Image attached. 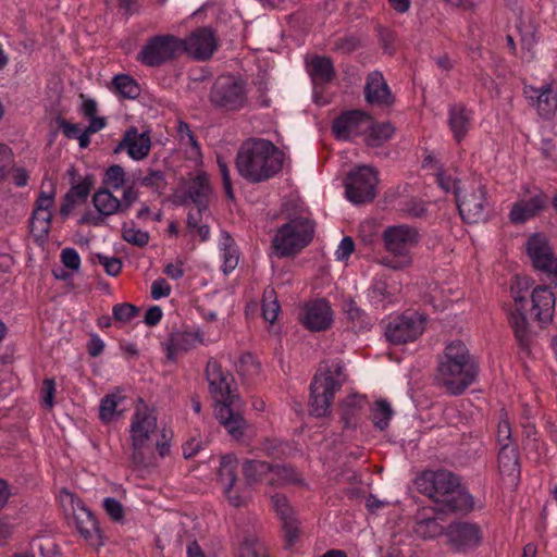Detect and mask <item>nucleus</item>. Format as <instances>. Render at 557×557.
I'll return each instance as SVG.
<instances>
[{
    "label": "nucleus",
    "instance_id": "f257e3e1",
    "mask_svg": "<svg viewBox=\"0 0 557 557\" xmlns=\"http://www.w3.org/2000/svg\"><path fill=\"white\" fill-rule=\"evenodd\" d=\"M207 381L209 391L214 399V416L234 437L243 436L246 421L242 416V400L236 393V383L233 375L224 370L216 360L207 363Z\"/></svg>",
    "mask_w": 557,
    "mask_h": 557
},
{
    "label": "nucleus",
    "instance_id": "f03ea898",
    "mask_svg": "<svg viewBox=\"0 0 557 557\" xmlns=\"http://www.w3.org/2000/svg\"><path fill=\"white\" fill-rule=\"evenodd\" d=\"M418 490L435 503L442 513L469 511L472 496L459 487L457 479L446 471H425L416 479Z\"/></svg>",
    "mask_w": 557,
    "mask_h": 557
},
{
    "label": "nucleus",
    "instance_id": "7ed1b4c3",
    "mask_svg": "<svg viewBox=\"0 0 557 557\" xmlns=\"http://www.w3.org/2000/svg\"><path fill=\"white\" fill-rule=\"evenodd\" d=\"M284 154L267 139H250L244 143L236 158L239 174L252 182L267 181L283 166Z\"/></svg>",
    "mask_w": 557,
    "mask_h": 557
},
{
    "label": "nucleus",
    "instance_id": "20e7f679",
    "mask_svg": "<svg viewBox=\"0 0 557 557\" xmlns=\"http://www.w3.org/2000/svg\"><path fill=\"white\" fill-rule=\"evenodd\" d=\"M478 366L467 345L451 341L444 349L437 367L438 382L451 394L462 393L476 377Z\"/></svg>",
    "mask_w": 557,
    "mask_h": 557
},
{
    "label": "nucleus",
    "instance_id": "39448f33",
    "mask_svg": "<svg viewBox=\"0 0 557 557\" xmlns=\"http://www.w3.org/2000/svg\"><path fill=\"white\" fill-rule=\"evenodd\" d=\"M158 418L152 408L140 401L129 421L128 441L132 448V459L135 463H141L150 454L153 445L158 453L164 457L170 450V444L162 434L163 440L158 438Z\"/></svg>",
    "mask_w": 557,
    "mask_h": 557
},
{
    "label": "nucleus",
    "instance_id": "423d86ee",
    "mask_svg": "<svg viewBox=\"0 0 557 557\" xmlns=\"http://www.w3.org/2000/svg\"><path fill=\"white\" fill-rule=\"evenodd\" d=\"M386 251L392 256L385 264L393 270H405L412 265V250L420 243L419 231L408 224L387 226L382 233Z\"/></svg>",
    "mask_w": 557,
    "mask_h": 557
},
{
    "label": "nucleus",
    "instance_id": "0eeeda50",
    "mask_svg": "<svg viewBox=\"0 0 557 557\" xmlns=\"http://www.w3.org/2000/svg\"><path fill=\"white\" fill-rule=\"evenodd\" d=\"M346 381L343 367L334 364L315 374L310 385V412L315 417H326L331 412L334 395Z\"/></svg>",
    "mask_w": 557,
    "mask_h": 557
},
{
    "label": "nucleus",
    "instance_id": "6e6552de",
    "mask_svg": "<svg viewBox=\"0 0 557 557\" xmlns=\"http://www.w3.org/2000/svg\"><path fill=\"white\" fill-rule=\"evenodd\" d=\"M59 502L66 519L76 528L82 537L91 546H101L103 544L102 536L92 512L67 490L60 492Z\"/></svg>",
    "mask_w": 557,
    "mask_h": 557
},
{
    "label": "nucleus",
    "instance_id": "1a4fd4ad",
    "mask_svg": "<svg viewBox=\"0 0 557 557\" xmlns=\"http://www.w3.org/2000/svg\"><path fill=\"white\" fill-rule=\"evenodd\" d=\"M314 225L308 218H296L280 227L273 238V249L278 257L299 252L313 238Z\"/></svg>",
    "mask_w": 557,
    "mask_h": 557
},
{
    "label": "nucleus",
    "instance_id": "9d476101",
    "mask_svg": "<svg viewBox=\"0 0 557 557\" xmlns=\"http://www.w3.org/2000/svg\"><path fill=\"white\" fill-rule=\"evenodd\" d=\"M459 214L465 222L479 223L487 218L490 201L481 181L463 183L456 196Z\"/></svg>",
    "mask_w": 557,
    "mask_h": 557
},
{
    "label": "nucleus",
    "instance_id": "9b49d317",
    "mask_svg": "<svg viewBox=\"0 0 557 557\" xmlns=\"http://www.w3.org/2000/svg\"><path fill=\"white\" fill-rule=\"evenodd\" d=\"M376 185L377 175L374 169L368 165L358 166L345 181L346 198L355 205L369 202L375 197Z\"/></svg>",
    "mask_w": 557,
    "mask_h": 557
},
{
    "label": "nucleus",
    "instance_id": "f8f14e48",
    "mask_svg": "<svg viewBox=\"0 0 557 557\" xmlns=\"http://www.w3.org/2000/svg\"><path fill=\"white\" fill-rule=\"evenodd\" d=\"M184 52V42L172 35L157 36L149 40L138 54V60L156 66Z\"/></svg>",
    "mask_w": 557,
    "mask_h": 557
},
{
    "label": "nucleus",
    "instance_id": "ddd939ff",
    "mask_svg": "<svg viewBox=\"0 0 557 557\" xmlns=\"http://www.w3.org/2000/svg\"><path fill=\"white\" fill-rule=\"evenodd\" d=\"M424 331V318L418 312H406L394 317L385 329V336L393 344L416 341Z\"/></svg>",
    "mask_w": 557,
    "mask_h": 557
},
{
    "label": "nucleus",
    "instance_id": "4468645a",
    "mask_svg": "<svg viewBox=\"0 0 557 557\" xmlns=\"http://www.w3.org/2000/svg\"><path fill=\"white\" fill-rule=\"evenodd\" d=\"M525 251L533 267L550 275L557 285V258L543 234L531 235L525 244Z\"/></svg>",
    "mask_w": 557,
    "mask_h": 557
},
{
    "label": "nucleus",
    "instance_id": "2eb2a0df",
    "mask_svg": "<svg viewBox=\"0 0 557 557\" xmlns=\"http://www.w3.org/2000/svg\"><path fill=\"white\" fill-rule=\"evenodd\" d=\"M211 99L221 108L239 109L246 102L245 85L233 76L219 77L211 91Z\"/></svg>",
    "mask_w": 557,
    "mask_h": 557
},
{
    "label": "nucleus",
    "instance_id": "dca6fc26",
    "mask_svg": "<svg viewBox=\"0 0 557 557\" xmlns=\"http://www.w3.org/2000/svg\"><path fill=\"white\" fill-rule=\"evenodd\" d=\"M446 536L451 548L467 554L479 548L483 543V531L480 525L471 522L453 523L447 528Z\"/></svg>",
    "mask_w": 557,
    "mask_h": 557
},
{
    "label": "nucleus",
    "instance_id": "f3484780",
    "mask_svg": "<svg viewBox=\"0 0 557 557\" xmlns=\"http://www.w3.org/2000/svg\"><path fill=\"white\" fill-rule=\"evenodd\" d=\"M238 461L234 455H225L221 458L218 479L228 503L234 507L243 506L248 494L235 488Z\"/></svg>",
    "mask_w": 557,
    "mask_h": 557
},
{
    "label": "nucleus",
    "instance_id": "a211bd4d",
    "mask_svg": "<svg viewBox=\"0 0 557 557\" xmlns=\"http://www.w3.org/2000/svg\"><path fill=\"white\" fill-rule=\"evenodd\" d=\"M546 202L547 199L543 191L537 188L527 189L512 205L509 219L516 224L524 223L543 210Z\"/></svg>",
    "mask_w": 557,
    "mask_h": 557
},
{
    "label": "nucleus",
    "instance_id": "6ab92c4d",
    "mask_svg": "<svg viewBox=\"0 0 557 557\" xmlns=\"http://www.w3.org/2000/svg\"><path fill=\"white\" fill-rule=\"evenodd\" d=\"M244 473L247 480H256L257 476L252 470L259 469L261 472H267V484L269 485H286L294 483L298 480L297 473L285 466L270 467L263 461L249 460L244 463Z\"/></svg>",
    "mask_w": 557,
    "mask_h": 557
},
{
    "label": "nucleus",
    "instance_id": "aec40b11",
    "mask_svg": "<svg viewBox=\"0 0 557 557\" xmlns=\"http://www.w3.org/2000/svg\"><path fill=\"white\" fill-rule=\"evenodd\" d=\"M301 321L304 325L314 332L329 329L333 323V311L325 299H317L305 305Z\"/></svg>",
    "mask_w": 557,
    "mask_h": 557
},
{
    "label": "nucleus",
    "instance_id": "412c9836",
    "mask_svg": "<svg viewBox=\"0 0 557 557\" xmlns=\"http://www.w3.org/2000/svg\"><path fill=\"white\" fill-rule=\"evenodd\" d=\"M369 125V116L361 111H350L338 116L332 126L335 137L349 140L363 133Z\"/></svg>",
    "mask_w": 557,
    "mask_h": 557
},
{
    "label": "nucleus",
    "instance_id": "4be33fe9",
    "mask_svg": "<svg viewBox=\"0 0 557 557\" xmlns=\"http://www.w3.org/2000/svg\"><path fill=\"white\" fill-rule=\"evenodd\" d=\"M184 42V52L195 59L206 60L216 49V39L209 28H199L194 32Z\"/></svg>",
    "mask_w": 557,
    "mask_h": 557
},
{
    "label": "nucleus",
    "instance_id": "5701e85b",
    "mask_svg": "<svg viewBox=\"0 0 557 557\" xmlns=\"http://www.w3.org/2000/svg\"><path fill=\"white\" fill-rule=\"evenodd\" d=\"M203 332L200 329L193 331L175 332L166 344L168 358L175 359L177 355L187 352L199 345L207 344Z\"/></svg>",
    "mask_w": 557,
    "mask_h": 557
},
{
    "label": "nucleus",
    "instance_id": "b1692460",
    "mask_svg": "<svg viewBox=\"0 0 557 557\" xmlns=\"http://www.w3.org/2000/svg\"><path fill=\"white\" fill-rule=\"evenodd\" d=\"M532 308L534 317L542 323L552 321L555 311V295L547 286H536L531 293Z\"/></svg>",
    "mask_w": 557,
    "mask_h": 557
},
{
    "label": "nucleus",
    "instance_id": "393cba45",
    "mask_svg": "<svg viewBox=\"0 0 557 557\" xmlns=\"http://www.w3.org/2000/svg\"><path fill=\"white\" fill-rule=\"evenodd\" d=\"M126 397L121 388H114L103 396L99 404V418L104 424H110L122 418L126 411Z\"/></svg>",
    "mask_w": 557,
    "mask_h": 557
},
{
    "label": "nucleus",
    "instance_id": "a878e982",
    "mask_svg": "<svg viewBox=\"0 0 557 557\" xmlns=\"http://www.w3.org/2000/svg\"><path fill=\"white\" fill-rule=\"evenodd\" d=\"M151 139L148 133H139L137 128L128 129L117 149L126 150L131 159L140 161L145 159L150 151Z\"/></svg>",
    "mask_w": 557,
    "mask_h": 557
},
{
    "label": "nucleus",
    "instance_id": "bb28decb",
    "mask_svg": "<svg viewBox=\"0 0 557 557\" xmlns=\"http://www.w3.org/2000/svg\"><path fill=\"white\" fill-rule=\"evenodd\" d=\"M364 94L367 101L371 104L388 106L393 102L391 90L380 72L368 75Z\"/></svg>",
    "mask_w": 557,
    "mask_h": 557
},
{
    "label": "nucleus",
    "instance_id": "cd10ccee",
    "mask_svg": "<svg viewBox=\"0 0 557 557\" xmlns=\"http://www.w3.org/2000/svg\"><path fill=\"white\" fill-rule=\"evenodd\" d=\"M523 92L541 115L549 116L554 112L556 101L549 85L541 87L525 86Z\"/></svg>",
    "mask_w": 557,
    "mask_h": 557
},
{
    "label": "nucleus",
    "instance_id": "c85d7f7f",
    "mask_svg": "<svg viewBox=\"0 0 557 557\" xmlns=\"http://www.w3.org/2000/svg\"><path fill=\"white\" fill-rule=\"evenodd\" d=\"M472 112L462 104H453L448 110V125L457 141H460L471 127Z\"/></svg>",
    "mask_w": 557,
    "mask_h": 557
},
{
    "label": "nucleus",
    "instance_id": "c756f323",
    "mask_svg": "<svg viewBox=\"0 0 557 557\" xmlns=\"http://www.w3.org/2000/svg\"><path fill=\"white\" fill-rule=\"evenodd\" d=\"M397 286H391L384 278H375L368 290L369 301L379 309H385L396 300Z\"/></svg>",
    "mask_w": 557,
    "mask_h": 557
},
{
    "label": "nucleus",
    "instance_id": "7c9ffc66",
    "mask_svg": "<svg viewBox=\"0 0 557 557\" xmlns=\"http://www.w3.org/2000/svg\"><path fill=\"white\" fill-rule=\"evenodd\" d=\"M188 195L195 205L196 211L201 215V211H207L211 187L208 176L205 173H198L188 184Z\"/></svg>",
    "mask_w": 557,
    "mask_h": 557
},
{
    "label": "nucleus",
    "instance_id": "2f4dec72",
    "mask_svg": "<svg viewBox=\"0 0 557 557\" xmlns=\"http://www.w3.org/2000/svg\"><path fill=\"white\" fill-rule=\"evenodd\" d=\"M220 258L222 261L221 269L224 274H228L233 272L238 265L239 261V251L234 242V239L230 236L227 232H221L219 243H218Z\"/></svg>",
    "mask_w": 557,
    "mask_h": 557
},
{
    "label": "nucleus",
    "instance_id": "473e14b6",
    "mask_svg": "<svg viewBox=\"0 0 557 557\" xmlns=\"http://www.w3.org/2000/svg\"><path fill=\"white\" fill-rule=\"evenodd\" d=\"M498 468L503 476L515 483L520 473L518 453L515 445L500 446L498 454Z\"/></svg>",
    "mask_w": 557,
    "mask_h": 557
},
{
    "label": "nucleus",
    "instance_id": "72a5a7b5",
    "mask_svg": "<svg viewBox=\"0 0 557 557\" xmlns=\"http://www.w3.org/2000/svg\"><path fill=\"white\" fill-rule=\"evenodd\" d=\"M306 67L314 83L327 82L334 75L333 64L326 57L313 55L307 59Z\"/></svg>",
    "mask_w": 557,
    "mask_h": 557
},
{
    "label": "nucleus",
    "instance_id": "f704fd0d",
    "mask_svg": "<svg viewBox=\"0 0 557 557\" xmlns=\"http://www.w3.org/2000/svg\"><path fill=\"white\" fill-rule=\"evenodd\" d=\"M364 398L358 394H349L341 403V418L346 428H354L356 425V418L359 411L364 406Z\"/></svg>",
    "mask_w": 557,
    "mask_h": 557
},
{
    "label": "nucleus",
    "instance_id": "c9c22d12",
    "mask_svg": "<svg viewBox=\"0 0 557 557\" xmlns=\"http://www.w3.org/2000/svg\"><path fill=\"white\" fill-rule=\"evenodd\" d=\"M92 203L100 215H112L121 208V201L108 189H100L92 196Z\"/></svg>",
    "mask_w": 557,
    "mask_h": 557
},
{
    "label": "nucleus",
    "instance_id": "e433bc0d",
    "mask_svg": "<svg viewBox=\"0 0 557 557\" xmlns=\"http://www.w3.org/2000/svg\"><path fill=\"white\" fill-rule=\"evenodd\" d=\"M394 416L392 406L385 399H377L371 407V420L373 425L380 431L388 428L389 422Z\"/></svg>",
    "mask_w": 557,
    "mask_h": 557
},
{
    "label": "nucleus",
    "instance_id": "4c0bfd02",
    "mask_svg": "<svg viewBox=\"0 0 557 557\" xmlns=\"http://www.w3.org/2000/svg\"><path fill=\"white\" fill-rule=\"evenodd\" d=\"M366 141L369 146L377 147L389 140L394 134V127L389 123H375L366 127Z\"/></svg>",
    "mask_w": 557,
    "mask_h": 557
},
{
    "label": "nucleus",
    "instance_id": "58836bf2",
    "mask_svg": "<svg viewBox=\"0 0 557 557\" xmlns=\"http://www.w3.org/2000/svg\"><path fill=\"white\" fill-rule=\"evenodd\" d=\"M343 311L354 325L360 330L369 329L372 322L368 314L357 306L356 301L351 298H346L342 305Z\"/></svg>",
    "mask_w": 557,
    "mask_h": 557
},
{
    "label": "nucleus",
    "instance_id": "ea45409f",
    "mask_svg": "<svg viewBox=\"0 0 557 557\" xmlns=\"http://www.w3.org/2000/svg\"><path fill=\"white\" fill-rule=\"evenodd\" d=\"M52 212L34 210L30 219V232L36 240H44L51 227Z\"/></svg>",
    "mask_w": 557,
    "mask_h": 557
},
{
    "label": "nucleus",
    "instance_id": "a19ab883",
    "mask_svg": "<svg viewBox=\"0 0 557 557\" xmlns=\"http://www.w3.org/2000/svg\"><path fill=\"white\" fill-rule=\"evenodd\" d=\"M81 111L89 120V131L99 132L106 127V119L97 115V102L95 100L83 98Z\"/></svg>",
    "mask_w": 557,
    "mask_h": 557
},
{
    "label": "nucleus",
    "instance_id": "79ce46f5",
    "mask_svg": "<svg viewBox=\"0 0 557 557\" xmlns=\"http://www.w3.org/2000/svg\"><path fill=\"white\" fill-rule=\"evenodd\" d=\"M113 87L120 96L129 99H135L140 91L138 84L128 75H116Z\"/></svg>",
    "mask_w": 557,
    "mask_h": 557
},
{
    "label": "nucleus",
    "instance_id": "37998d69",
    "mask_svg": "<svg viewBox=\"0 0 557 557\" xmlns=\"http://www.w3.org/2000/svg\"><path fill=\"white\" fill-rule=\"evenodd\" d=\"M529 281L522 277H516L511 285L512 299L518 311H523L528 305Z\"/></svg>",
    "mask_w": 557,
    "mask_h": 557
},
{
    "label": "nucleus",
    "instance_id": "c03bdc74",
    "mask_svg": "<svg viewBox=\"0 0 557 557\" xmlns=\"http://www.w3.org/2000/svg\"><path fill=\"white\" fill-rule=\"evenodd\" d=\"M280 312V305L273 289H267L263 295L262 314L265 321L273 323Z\"/></svg>",
    "mask_w": 557,
    "mask_h": 557
},
{
    "label": "nucleus",
    "instance_id": "a18cd8bd",
    "mask_svg": "<svg viewBox=\"0 0 557 557\" xmlns=\"http://www.w3.org/2000/svg\"><path fill=\"white\" fill-rule=\"evenodd\" d=\"M207 216V211H201V215L198 211L190 210L188 213L187 224L190 231L197 232L202 242H206L210 237V228L208 224L202 223L203 216Z\"/></svg>",
    "mask_w": 557,
    "mask_h": 557
},
{
    "label": "nucleus",
    "instance_id": "49530a36",
    "mask_svg": "<svg viewBox=\"0 0 557 557\" xmlns=\"http://www.w3.org/2000/svg\"><path fill=\"white\" fill-rule=\"evenodd\" d=\"M237 372L244 379H251L259 373V363L251 354H244L239 358Z\"/></svg>",
    "mask_w": 557,
    "mask_h": 557
},
{
    "label": "nucleus",
    "instance_id": "de8ad7c7",
    "mask_svg": "<svg viewBox=\"0 0 557 557\" xmlns=\"http://www.w3.org/2000/svg\"><path fill=\"white\" fill-rule=\"evenodd\" d=\"M239 557H269L267 548L256 539L249 537L239 547Z\"/></svg>",
    "mask_w": 557,
    "mask_h": 557
},
{
    "label": "nucleus",
    "instance_id": "09e8293b",
    "mask_svg": "<svg viewBox=\"0 0 557 557\" xmlns=\"http://www.w3.org/2000/svg\"><path fill=\"white\" fill-rule=\"evenodd\" d=\"M122 235L124 240L137 246H145L149 240L148 233L135 227L134 224H124Z\"/></svg>",
    "mask_w": 557,
    "mask_h": 557
},
{
    "label": "nucleus",
    "instance_id": "8fccbe9b",
    "mask_svg": "<svg viewBox=\"0 0 557 557\" xmlns=\"http://www.w3.org/2000/svg\"><path fill=\"white\" fill-rule=\"evenodd\" d=\"M180 145L184 149L185 154L189 160H191L196 163L201 161L202 154H201L200 146H199L197 139L195 138L194 134H191L187 137H183V139L180 140Z\"/></svg>",
    "mask_w": 557,
    "mask_h": 557
},
{
    "label": "nucleus",
    "instance_id": "3c124183",
    "mask_svg": "<svg viewBox=\"0 0 557 557\" xmlns=\"http://www.w3.org/2000/svg\"><path fill=\"white\" fill-rule=\"evenodd\" d=\"M443 528L434 518L424 519L418 522L416 532L422 537H434L441 534Z\"/></svg>",
    "mask_w": 557,
    "mask_h": 557
},
{
    "label": "nucleus",
    "instance_id": "603ef678",
    "mask_svg": "<svg viewBox=\"0 0 557 557\" xmlns=\"http://www.w3.org/2000/svg\"><path fill=\"white\" fill-rule=\"evenodd\" d=\"M14 164V153L10 147L0 144V182L4 181Z\"/></svg>",
    "mask_w": 557,
    "mask_h": 557
},
{
    "label": "nucleus",
    "instance_id": "864d4df0",
    "mask_svg": "<svg viewBox=\"0 0 557 557\" xmlns=\"http://www.w3.org/2000/svg\"><path fill=\"white\" fill-rule=\"evenodd\" d=\"M272 506L281 520L293 518L295 512L289 506L286 497L281 494H275L271 497Z\"/></svg>",
    "mask_w": 557,
    "mask_h": 557
},
{
    "label": "nucleus",
    "instance_id": "5fc2aeb1",
    "mask_svg": "<svg viewBox=\"0 0 557 557\" xmlns=\"http://www.w3.org/2000/svg\"><path fill=\"white\" fill-rule=\"evenodd\" d=\"M497 442L500 446L515 445L511 438V425L507 414H503L497 426Z\"/></svg>",
    "mask_w": 557,
    "mask_h": 557
},
{
    "label": "nucleus",
    "instance_id": "6e6d98bb",
    "mask_svg": "<svg viewBox=\"0 0 557 557\" xmlns=\"http://www.w3.org/2000/svg\"><path fill=\"white\" fill-rule=\"evenodd\" d=\"M125 181V172L120 165H112L106 172V184L114 189H119L123 186Z\"/></svg>",
    "mask_w": 557,
    "mask_h": 557
},
{
    "label": "nucleus",
    "instance_id": "4d7b16f0",
    "mask_svg": "<svg viewBox=\"0 0 557 557\" xmlns=\"http://www.w3.org/2000/svg\"><path fill=\"white\" fill-rule=\"evenodd\" d=\"M60 258L66 269L73 272H77L79 270L82 261L78 252L74 248H64L61 251Z\"/></svg>",
    "mask_w": 557,
    "mask_h": 557
},
{
    "label": "nucleus",
    "instance_id": "13d9d810",
    "mask_svg": "<svg viewBox=\"0 0 557 557\" xmlns=\"http://www.w3.org/2000/svg\"><path fill=\"white\" fill-rule=\"evenodd\" d=\"M103 508L108 516L114 521H122L124 518V509L119 500L107 497L103 500Z\"/></svg>",
    "mask_w": 557,
    "mask_h": 557
},
{
    "label": "nucleus",
    "instance_id": "bf43d9fd",
    "mask_svg": "<svg viewBox=\"0 0 557 557\" xmlns=\"http://www.w3.org/2000/svg\"><path fill=\"white\" fill-rule=\"evenodd\" d=\"M281 521L283 523L285 541L288 545H293L299 536L298 521L295 516Z\"/></svg>",
    "mask_w": 557,
    "mask_h": 557
},
{
    "label": "nucleus",
    "instance_id": "052dcab7",
    "mask_svg": "<svg viewBox=\"0 0 557 557\" xmlns=\"http://www.w3.org/2000/svg\"><path fill=\"white\" fill-rule=\"evenodd\" d=\"M53 205H54L53 189L41 190L36 200L34 210L52 212Z\"/></svg>",
    "mask_w": 557,
    "mask_h": 557
},
{
    "label": "nucleus",
    "instance_id": "680f3d73",
    "mask_svg": "<svg viewBox=\"0 0 557 557\" xmlns=\"http://www.w3.org/2000/svg\"><path fill=\"white\" fill-rule=\"evenodd\" d=\"M55 382L53 379H46L42 383L41 400L47 409H51L54 405Z\"/></svg>",
    "mask_w": 557,
    "mask_h": 557
},
{
    "label": "nucleus",
    "instance_id": "e2e57ef3",
    "mask_svg": "<svg viewBox=\"0 0 557 557\" xmlns=\"http://www.w3.org/2000/svg\"><path fill=\"white\" fill-rule=\"evenodd\" d=\"M137 313V308L129 304H120L113 308L114 319L121 322L131 321Z\"/></svg>",
    "mask_w": 557,
    "mask_h": 557
},
{
    "label": "nucleus",
    "instance_id": "0e129e2a",
    "mask_svg": "<svg viewBox=\"0 0 557 557\" xmlns=\"http://www.w3.org/2000/svg\"><path fill=\"white\" fill-rule=\"evenodd\" d=\"M100 264L104 268L109 275H117L122 269V262L119 258L98 255Z\"/></svg>",
    "mask_w": 557,
    "mask_h": 557
},
{
    "label": "nucleus",
    "instance_id": "69168bd1",
    "mask_svg": "<svg viewBox=\"0 0 557 557\" xmlns=\"http://www.w3.org/2000/svg\"><path fill=\"white\" fill-rule=\"evenodd\" d=\"M436 177H437L438 185L441 186V188L444 191H446V193L453 191L457 196V191L461 187H459L457 185V181L451 174H448L446 172H438L436 174Z\"/></svg>",
    "mask_w": 557,
    "mask_h": 557
},
{
    "label": "nucleus",
    "instance_id": "338daca9",
    "mask_svg": "<svg viewBox=\"0 0 557 557\" xmlns=\"http://www.w3.org/2000/svg\"><path fill=\"white\" fill-rule=\"evenodd\" d=\"M171 294V286L164 278H157L151 284V297L154 300L165 298Z\"/></svg>",
    "mask_w": 557,
    "mask_h": 557
},
{
    "label": "nucleus",
    "instance_id": "774afa93",
    "mask_svg": "<svg viewBox=\"0 0 557 557\" xmlns=\"http://www.w3.org/2000/svg\"><path fill=\"white\" fill-rule=\"evenodd\" d=\"M143 185L151 187L156 190H161L164 185V176L161 171H151L141 180Z\"/></svg>",
    "mask_w": 557,
    "mask_h": 557
}]
</instances>
